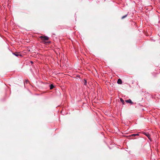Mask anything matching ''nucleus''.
<instances>
[{"label": "nucleus", "instance_id": "39448f33", "mask_svg": "<svg viewBox=\"0 0 160 160\" xmlns=\"http://www.w3.org/2000/svg\"><path fill=\"white\" fill-rule=\"evenodd\" d=\"M117 83L119 84H121L122 83V80L120 79H118L117 81Z\"/></svg>", "mask_w": 160, "mask_h": 160}, {"label": "nucleus", "instance_id": "6e6552de", "mask_svg": "<svg viewBox=\"0 0 160 160\" xmlns=\"http://www.w3.org/2000/svg\"><path fill=\"white\" fill-rule=\"evenodd\" d=\"M50 89H52V88H53L54 87V85H52V84H51V85H50Z\"/></svg>", "mask_w": 160, "mask_h": 160}, {"label": "nucleus", "instance_id": "20e7f679", "mask_svg": "<svg viewBox=\"0 0 160 160\" xmlns=\"http://www.w3.org/2000/svg\"><path fill=\"white\" fill-rule=\"evenodd\" d=\"M125 102L127 103H129L131 104H133V102L130 99H129L128 100H126Z\"/></svg>", "mask_w": 160, "mask_h": 160}, {"label": "nucleus", "instance_id": "9b49d317", "mask_svg": "<svg viewBox=\"0 0 160 160\" xmlns=\"http://www.w3.org/2000/svg\"><path fill=\"white\" fill-rule=\"evenodd\" d=\"M31 62L32 63H33V62L32 61H31Z\"/></svg>", "mask_w": 160, "mask_h": 160}, {"label": "nucleus", "instance_id": "f257e3e1", "mask_svg": "<svg viewBox=\"0 0 160 160\" xmlns=\"http://www.w3.org/2000/svg\"><path fill=\"white\" fill-rule=\"evenodd\" d=\"M39 38L43 42L44 41L48 40L49 39V38L47 36H40Z\"/></svg>", "mask_w": 160, "mask_h": 160}, {"label": "nucleus", "instance_id": "1a4fd4ad", "mask_svg": "<svg viewBox=\"0 0 160 160\" xmlns=\"http://www.w3.org/2000/svg\"><path fill=\"white\" fill-rule=\"evenodd\" d=\"M127 15H128V14H127L124 16H123L122 17V19H124V18H125L127 16Z\"/></svg>", "mask_w": 160, "mask_h": 160}, {"label": "nucleus", "instance_id": "9d476101", "mask_svg": "<svg viewBox=\"0 0 160 160\" xmlns=\"http://www.w3.org/2000/svg\"><path fill=\"white\" fill-rule=\"evenodd\" d=\"M137 135H138V134H133L132 135V136H137Z\"/></svg>", "mask_w": 160, "mask_h": 160}, {"label": "nucleus", "instance_id": "f8f14e48", "mask_svg": "<svg viewBox=\"0 0 160 160\" xmlns=\"http://www.w3.org/2000/svg\"><path fill=\"white\" fill-rule=\"evenodd\" d=\"M50 42H49V43ZM46 42H44V43H46Z\"/></svg>", "mask_w": 160, "mask_h": 160}, {"label": "nucleus", "instance_id": "0eeeda50", "mask_svg": "<svg viewBox=\"0 0 160 160\" xmlns=\"http://www.w3.org/2000/svg\"><path fill=\"white\" fill-rule=\"evenodd\" d=\"M120 101L123 104H124L125 102L123 100L122 98H120Z\"/></svg>", "mask_w": 160, "mask_h": 160}, {"label": "nucleus", "instance_id": "423d86ee", "mask_svg": "<svg viewBox=\"0 0 160 160\" xmlns=\"http://www.w3.org/2000/svg\"><path fill=\"white\" fill-rule=\"evenodd\" d=\"M82 83L85 85H87V81L86 80L84 79V80L82 81Z\"/></svg>", "mask_w": 160, "mask_h": 160}, {"label": "nucleus", "instance_id": "f03ea898", "mask_svg": "<svg viewBox=\"0 0 160 160\" xmlns=\"http://www.w3.org/2000/svg\"><path fill=\"white\" fill-rule=\"evenodd\" d=\"M13 54L17 57L22 56V55L19 54V52H16L13 53Z\"/></svg>", "mask_w": 160, "mask_h": 160}, {"label": "nucleus", "instance_id": "7ed1b4c3", "mask_svg": "<svg viewBox=\"0 0 160 160\" xmlns=\"http://www.w3.org/2000/svg\"><path fill=\"white\" fill-rule=\"evenodd\" d=\"M143 133L147 136L149 139H150V135L149 133L144 132Z\"/></svg>", "mask_w": 160, "mask_h": 160}]
</instances>
